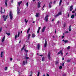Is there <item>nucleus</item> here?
<instances>
[{
	"label": "nucleus",
	"instance_id": "1",
	"mask_svg": "<svg viewBox=\"0 0 76 76\" xmlns=\"http://www.w3.org/2000/svg\"><path fill=\"white\" fill-rule=\"evenodd\" d=\"M10 19H11V20H12L13 18V14H12V12H10Z\"/></svg>",
	"mask_w": 76,
	"mask_h": 76
},
{
	"label": "nucleus",
	"instance_id": "2",
	"mask_svg": "<svg viewBox=\"0 0 76 76\" xmlns=\"http://www.w3.org/2000/svg\"><path fill=\"white\" fill-rule=\"evenodd\" d=\"M1 11L0 12L1 13V14H2V13H4L5 12V10L4 9H2V7H1Z\"/></svg>",
	"mask_w": 76,
	"mask_h": 76
},
{
	"label": "nucleus",
	"instance_id": "3",
	"mask_svg": "<svg viewBox=\"0 0 76 76\" xmlns=\"http://www.w3.org/2000/svg\"><path fill=\"white\" fill-rule=\"evenodd\" d=\"M48 15H46V16L44 18V20L46 22H47V21H48Z\"/></svg>",
	"mask_w": 76,
	"mask_h": 76
},
{
	"label": "nucleus",
	"instance_id": "4",
	"mask_svg": "<svg viewBox=\"0 0 76 76\" xmlns=\"http://www.w3.org/2000/svg\"><path fill=\"white\" fill-rule=\"evenodd\" d=\"M48 60H50L51 59V56H50V53L49 52L48 55Z\"/></svg>",
	"mask_w": 76,
	"mask_h": 76
},
{
	"label": "nucleus",
	"instance_id": "5",
	"mask_svg": "<svg viewBox=\"0 0 76 76\" xmlns=\"http://www.w3.org/2000/svg\"><path fill=\"white\" fill-rule=\"evenodd\" d=\"M17 11L18 14H19V13H20V9H19V8L18 7H17Z\"/></svg>",
	"mask_w": 76,
	"mask_h": 76
},
{
	"label": "nucleus",
	"instance_id": "6",
	"mask_svg": "<svg viewBox=\"0 0 76 76\" xmlns=\"http://www.w3.org/2000/svg\"><path fill=\"white\" fill-rule=\"evenodd\" d=\"M37 7L38 8H40L41 7V2L39 1L38 2Z\"/></svg>",
	"mask_w": 76,
	"mask_h": 76
},
{
	"label": "nucleus",
	"instance_id": "7",
	"mask_svg": "<svg viewBox=\"0 0 76 76\" xmlns=\"http://www.w3.org/2000/svg\"><path fill=\"white\" fill-rule=\"evenodd\" d=\"M8 16V15H7L6 17V18H5V15H4L2 17L3 18H4V21H6V19H7V17Z\"/></svg>",
	"mask_w": 76,
	"mask_h": 76
},
{
	"label": "nucleus",
	"instance_id": "8",
	"mask_svg": "<svg viewBox=\"0 0 76 76\" xmlns=\"http://www.w3.org/2000/svg\"><path fill=\"white\" fill-rule=\"evenodd\" d=\"M47 45V41L45 40V44H44V47H46Z\"/></svg>",
	"mask_w": 76,
	"mask_h": 76
},
{
	"label": "nucleus",
	"instance_id": "9",
	"mask_svg": "<svg viewBox=\"0 0 76 76\" xmlns=\"http://www.w3.org/2000/svg\"><path fill=\"white\" fill-rule=\"evenodd\" d=\"M26 64H27V61L26 60L23 62V65L24 66H25Z\"/></svg>",
	"mask_w": 76,
	"mask_h": 76
},
{
	"label": "nucleus",
	"instance_id": "10",
	"mask_svg": "<svg viewBox=\"0 0 76 76\" xmlns=\"http://www.w3.org/2000/svg\"><path fill=\"white\" fill-rule=\"evenodd\" d=\"M45 28H46V27L45 26L43 27L42 29V32H44L45 29Z\"/></svg>",
	"mask_w": 76,
	"mask_h": 76
},
{
	"label": "nucleus",
	"instance_id": "11",
	"mask_svg": "<svg viewBox=\"0 0 76 76\" xmlns=\"http://www.w3.org/2000/svg\"><path fill=\"white\" fill-rule=\"evenodd\" d=\"M52 2H50V3H49V8H51V7H52V6H51V4H52Z\"/></svg>",
	"mask_w": 76,
	"mask_h": 76
},
{
	"label": "nucleus",
	"instance_id": "12",
	"mask_svg": "<svg viewBox=\"0 0 76 76\" xmlns=\"http://www.w3.org/2000/svg\"><path fill=\"white\" fill-rule=\"evenodd\" d=\"M61 15V12H58V14L57 15H56L55 17H57V16H58L59 15Z\"/></svg>",
	"mask_w": 76,
	"mask_h": 76
},
{
	"label": "nucleus",
	"instance_id": "13",
	"mask_svg": "<svg viewBox=\"0 0 76 76\" xmlns=\"http://www.w3.org/2000/svg\"><path fill=\"white\" fill-rule=\"evenodd\" d=\"M70 11L71 12L73 9V5H72L70 7Z\"/></svg>",
	"mask_w": 76,
	"mask_h": 76
},
{
	"label": "nucleus",
	"instance_id": "14",
	"mask_svg": "<svg viewBox=\"0 0 76 76\" xmlns=\"http://www.w3.org/2000/svg\"><path fill=\"white\" fill-rule=\"evenodd\" d=\"M60 54H61V55H63V52L62 51H60V52L58 53V55Z\"/></svg>",
	"mask_w": 76,
	"mask_h": 76
},
{
	"label": "nucleus",
	"instance_id": "15",
	"mask_svg": "<svg viewBox=\"0 0 76 76\" xmlns=\"http://www.w3.org/2000/svg\"><path fill=\"white\" fill-rule=\"evenodd\" d=\"M39 13H36L35 15V16L36 18L37 17H39Z\"/></svg>",
	"mask_w": 76,
	"mask_h": 76
},
{
	"label": "nucleus",
	"instance_id": "16",
	"mask_svg": "<svg viewBox=\"0 0 76 76\" xmlns=\"http://www.w3.org/2000/svg\"><path fill=\"white\" fill-rule=\"evenodd\" d=\"M5 39V36H4L2 40V41H1L2 42H3L4 41Z\"/></svg>",
	"mask_w": 76,
	"mask_h": 76
},
{
	"label": "nucleus",
	"instance_id": "17",
	"mask_svg": "<svg viewBox=\"0 0 76 76\" xmlns=\"http://www.w3.org/2000/svg\"><path fill=\"white\" fill-rule=\"evenodd\" d=\"M42 61H45V57H43L42 58Z\"/></svg>",
	"mask_w": 76,
	"mask_h": 76
},
{
	"label": "nucleus",
	"instance_id": "18",
	"mask_svg": "<svg viewBox=\"0 0 76 76\" xmlns=\"http://www.w3.org/2000/svg\"><path fill=\"white\" fill-rule=\"evenodd\" d=\"M40 47V45H39V44H37V48L38 50H39Z\"/></svg>",
	"mask_w": 76,
	"mask_h": 76
},
{
	"label": "nucleus",
	"instance_id": "19",
	"mask_svg": "<svg viewBox=\"0 0 76 76\" xmlns=\"http://www.w3.org/2000/svg\"><path fill=\"white\" fill-rule=\"evenodd\" d=\"M69 31H72V29H71V26H70L69 27Z\"/></svg>",
	"mask_w": 76,
	"mask_h": 76
},
{
	"label": "nucleus",
	"instance_id": "20",
	"mask_svg": "<svg viewBox=\"0 0 76 76\" xmlns=\"http://www.w3.org/2000/svg\"><path fill=\"white\" fill-rule=\"evenodd\" d=\"M22 1H21L20 2H19L18 3V6L19 7L20 6V4H22Z\"/></svg>",
	"mask_w": 76,
	"mask_h": 76
},
{
	"label": "nucleus",
	"instance_id": "21",
	"mask_svg": "<svg viewBox=\"0 0 76 76\" xmlns=\"http://www.w3.org/2000/svg\"><path fill=\"white\" fill-rule=\"evenodd\" d=\"M40 29H41V27H39L37 31V33H39V30H40Z\"/></svg>",
	"mask_w": 76,
	"mask_h": 76
},
{
	"label": "nucleus",
	"instance_id": "22",
	"mask_svg": "<svg viewBox=\"0 0 76 76\" xmlns=\"http://www.w3.org/2000/svg\"><path fill=\"white\" fill-rule=\"evenodd\" d=\"M5 4L6 5V7H7V0L5 1Z\"/></svg>",
	"mask_w": 76,
	"mask_h": 76
},
{
	"label": "nucleus",
	"instance_id": "23",
	"mask_svg": "<svg viewBox=\"0 0 76 76\" xmlns=\"http://www.w3.org/2000/svg\"><path fill=\"white\" fill-rule=\"evenodd\" d=\"M25 45H23V47L22 48L21 50L22 51L23 49H24L25 48Z\"/></svg>",
	"mask_w": 76,
	"mask_h": 76
},
{
	"label": "nucleus",
	"instance_id": "24",
	"mask_svg": "<svg viewBox=\"0 0 76 76\" xmlns=\"http://www.w3.org/2000/svg\"><path fill=\"white\" fill-rule=\"evenodd\" d=\"M62 41L64 42L65 43H66V42H68V41L66 40L65 41L64 40V39H63L62 40Z\"/></svg>",
	"mask_w": 76,
	"mask_h": 76
},
{
	"label": "nucleus",
	"instance_id": "25",
	"mask_svg": "<svg viewBox=\"0 0 76 76\" xmlns=\"http://www.w3.org/2000/svg\"><path fill=\"white\" fill-rule=\"evenodd\" d=\"M74 17H75V15H72L71 16V18L72 19H74Z\"/></svg>",
	"mask_w": 76,
	"mask_h": 76
},
{
	"label": "nucleus",
	"instance_id": "26",
	"mask_svg": "<svg viewBox=\"0 0 76 76\" xmlns=\"http://www.w3.org/2000/svg\"><path fill=\"white\" fill-rule=\"evenodd\" d=\"M6 34H7L8 36H10V33H6Z\"/></svg>",
	"mask_w": 76,
	"mask_h": 76
},
{
	"label": "nucleus",
	"instance_id": "27",
	"mask_svg": "<svg viewBox=\"0 0 76 76\" xmlns=\"http://www.w3.org/2000/svg\"><path fill=\"white\" fill-rule=\"evenodd\" d=\"M31 29V28H29L28 29V30H27V34H28L29 33V32L30 30V29Z\"/></svg>",
	"mask_w": 76,
	"mask_h": 76
},
{
	"label": "nucleus",
	"instance_id": "28",
	"mask_svg": "<svg viewBox=\"0 0 76 76\" xmlns=\"http://www.w3.org/2000/svg\"><path fill=\"white\" fill-rule=\"evenodd\" d=\"M62 2V0H60V2H59V6H60V5H61V4Z\"/></svg>",
	"mask_w": 76,
	"mask_h": 76
},
{
	"label": "nucleus",
	"instance_id": "29",
	"mask_svg": "<svg viewBox=\"0 0 76 76\" xmlns=\"http://www.w3.org/2000/svg\"><path fill=\"white\" fill-rule=\"evenodd\" d=\"M3 52H1V57H3Z\"/></svg>",
	"mask_w": 76,
	"mask_h": 76
},
{
	"label": "nucleus",
	"instance_id": "30",
	"mask_svg": "<svg viewBox=\"0 0 76 76\" xmlns=\"http://www.w3.org/2000/svg\"><path fill=\"white\" fill-rule=\"evenodd\" d=\"M30 37H31V34H29L28 35V39H29V38H30Z\"/></svg>",
	"mask_w": 76,
	"mask_h": 76
},
{
	"label": "nucleus",
	"instance_id": "31",
	"mask_svg": "<svg viewBox=\"0 0 76 76\" xmlns=\"http://www.w3.org/2000/svg\"><path fill=\"white\" fill-rule=\"evenodd\" d=\"M35 37V34H32V38H34Z\"/></svg>",
	"mask_w": 76,
	"mask_h": 76
},
{
	"label": "nucleus",
	"instance_id": "32",
	"mask_svg": "<svg viewBox=\"0 0 76 76\" xmlns=\"http://www.w3.org/2000/svg\"><path fill=\"white\" fill-rule=\"evenodd\" d=\"M24 51H25L26 53H28V50H26V49H24Z\"/></svg>",
	"mask_w": 76,
	"mask_h": 76
},
{
	"label": "nucleus",
	"instance_id": "33",
	"mask_svg": "<svg viewBox=\"0 0 76 76\" xmlns=\"http://www.w3.org/2000/svg\"><path fill=\"white\" fill-rule=\"evenodd\" d=\"M25 20L26 23H28V20H26V19H25Z\"/></svg>",
	"mask_w": 76,
	"mask_h": 76
},
{
	"label": "nucleus",
	"instance_id": "34",
	"mask_svg": "<svg viewBox=\"0 0 76 76\" xmlns=\"http://www.w3.org/2000/svg\"><path fill=\"white\" fill-rule=\"evenodd\" d=\"M70 46H69L67 48V50H69V49H70Z\"/></svg>",
	"mask_w": 76,
	"mask_h": 76
},
{
	"label": "nucleus",
	"instance_id": "35",
	"mask_svg": "<svg viewBox=\"0 0 76 76\" xmlns=\"http://www.w3.org/2000/svg\"><path fill=\"white\" fill-rule=\"evenodd\" d=\"M7 67H5L4 68L5 70H7Z\"/></svg>",
	"mask_w": 76,
	"mask_h": 76
},
{
	"label": "nucleus",
	"instance_id": "36",
	"mask_svg": "<svg viewBox=\"0 0 76 76\" xmlns=\"http://www.w3.org/2000/svg\"><path fill=\"white\" fill-rule=\"evenodd\" d=\"M20 34V33L19 32H18V35L17 36L18 37H19Z\"/></svg>",
	"mask_w": 76,
	"mask_h": 76
},
{
	"label": "nucleus",
	"instance_id": "37",
	"mask_svg": "<svg viewBox=\"0 0 76 76\" xmlns=\"http://www.w3.org/2000/svg\"><path fill=\"white\" fill-rule=\"evenodd\" d=\"M28 3H28V2H27L26 3V5L27 7H28Z\"/></svg>",
	"mask_w": 76,
	"mask_h": 76
},
{
	"label": "nucleus",
	"instance_id": "38",
	"mask_svg": "<svg viewBox=\"0 0 76 76\" xmlns=\"http://www.w3.org/2000/svg\"><path fill=\"white\" fill-rule=\"evenodd\" d=\"M66 61L68 63H69V62H70V60H67Z\"/></svg>",
	"mask_w": 76,
	"mask_h": 76
},
{
	"label": "nucleus",
	"instance_id": "39",
	"mask_svg": "<svg viewBox=\"0 0 76 76\" xmlns=\"http://www.w3.org/2000/svg\"><path fill=\"white\" fill-rule=\"evenodd\" d=\"M62 69V66H59V69Z\"/></svg>",
	"mask_w": 76,
	"mask_h": 76
},
{
	"label": "nucleus",
	"instance_id": "40",
	"mask_svg": "<svg viewBox=\"0 0 76 76\" xmlns=\"http://www.w3.org/2000/svg\"><path fill=\"white\" fill-rule=\"evenodd\" d=\"M66 23H64V25H63V26H64V27H66Z\"/></svg>",
	"mask_w": 76,
	"mask_h": 76
},
{
	"label": "nucleus",
	"instance_id": "41",
	"mask_svg": "<svg viewBox=\"0 0 76 76\" xmlns=\"http://www.w3.org/2000/svg\"><path fill=\"white\" fill-rule=\"evenodd\" d=\"M2 30V28L1 27L0 29V32H1Z\"/></svg>",
	"mask_w": 76,
	"mask_h": 76
},
{
	"label": "nucleus",
	"instance_id": "42",
	"mask_svg": "<svg viewBox=\"0 0 76 76\" xmlns=\"http://www.w3.org/2000/svg\"><path fill=\"white\" fill-rule=\"evenodd\" d=\"M26 59L27 60H28V59H29V57H26Z\"/></svg>",
	"mask_w": 76,
	"mask_h": 76
},
{
	"label": "nucleus",
	"instance_id": "43",
	"mask_svg": "<svg viewBox=\"0 0 76 76\" xmlns=\"http://www.w3.org/2000/svg\"><path fill=\"white\" fill-rule=\"evenodd\" d=\"M12 60H13V58H10V61H12Z\"/></svg>",
	"mask_w": 76,
	"mask_h": 76
},
{
	"label": "nucleus",
	"instance_id": "44",
	"mask_svg": "<svg viewBox=\"0 0 76 76\" xmlns=\"http://www.w3.org/2000/svg\"><path fill=\"white\" fill-rule=\"evenodd\" d=\"M39 72H38V75H37V76H39Z\"/></svg>",
	"mask_w": 76,
	"mask_h": 76
},
{
	"label": "nucleus",
	"instance_id": "45",
	"mask_svg": "<svg viewBox=\"0 0 76 76\" xmlns=\"http://www.w3.org/2000/svg\"><path fill=\"white\" fill-rule=\"evenodd\" d=\"M75 12H76V11H75V10H74L72 11V13H75Z\"/></svg>",
	"mask_w": 76,
	"mask_h": 76
},
{
	"label": "nucleus",
	"instance_id": "46",
	"mask_svg": "<svg viewBox=\"0 0 76 76\" xmlns=\"http://www.w3.org/2000/svg\"><path fill=\"white\" fill-rule=\"evenodd\" d=\"M17 38V35H16L15 36V39H16Z\"/></svg>",
	"mask_w": 76,
	"mask_h": 76
},
{
	"label": "nucleus",
	"instance_id": "47",
	"mask_svg": "<svg viewBox=\"0 0 76 76\" xmlns=\"http://www.w3.org/2000/svg\"><path fill=\"white\" fill-rule=\"evenodd\" d=\"M56 1H54V2H53L54 4H56Z\"/></svg>",
	"mask_w": 76,
	"mask_h": 76
},
{
	"label": "nucleus",
	"instance_id": "48",
	"mask_svg": "<svg viewBox=\"0 0 76 76\" xmlns=\"http://www.w3.org/2000/svg\"><path fill=\"white\" fill-rule=\"evenodd\" d=\"M64 36H63L62 37V39H63V38H64Z\"/></svg>",
	"mask_w": 76,
	"mask_h": 76
},
{
	"label": "nucleus",
	"instance_id": "49",
	"mask_svg": "<svg viewBox=\"0 0 76 76\" xmlns=\"http://www.w3.org/2000/svg\"><path fill=\"white\" fill-rule=\"evenodd\" d=\"M64 63H63L62 64V66H64Z\"/></svg>",
	"mask_w": 76,
	"mask_h": 76
},
{
	"label": "nucleus",
	"instance_id": "50",
	"mask_svg": "<svg viewBox=\"0 0 76 76\" xmlns=\"http://www.w3.org/2000/svg\"><path fill=\"white\" fill-rule=\"evenodd\" d=\"M67 33H69V32H68V31H66L65 32V33H66V34H67Z\"/></svg>",
	"mask_w": 76,
	"mask_h": 76
},
{
	"label": "nucleus",
	"instance_id": "51",
	"mask_svg": "<svg viewBox=\"0 0 76 76\" xmlns=\"http://www.w3.org/2000/svg\"><path fill=\"white\" fill-rule=\"evenodd\" d=\"M56 64H58V61H57L56 62Z\"/></svg>",
	"mask_w": 76,
	"mask_h": 76
},
{
	"label": "nucleus",
	"instance_id": "52",
	"mask_svg": "<svg viewBox=\"0 0 76 76\" xmlns=\"http://www.w3.org/2000/svg\"><path fill=\"white\" fill-rule=\"evenodd\" d=\"M59 22H60V21H58L57 22V23H58H58H59Z\"/></svg>",
	"mask_w": 76,
	"mask_h": 76
},
{
	"label": "nucleus",
	"instance_id": "53",
	"mask_svg": "<svg viewBox=\"0 0 76 76\" xmlns=\"http://www.w3.org/2000/svg\"><path fill=\"white\" fill-rule=\"evenodd\" d=\"M13 0H12L10 1L11 3H13Z\"/></svg>",
	"mask_w": 76,
	"mask_h": 76
},
{
	"label": "nucleus",
	"instance_id": "54",
	"mask_svg": "<svg viewBox=\"0 0 76 76\" xmlns=\"http://www.w3.org/2000/svg\"><path fill=\"white\" fill-rule=\"evenodd\" d=\"M45 4H44L43 7V8H44V7H45Z\"/></svg>",
	"mask_w": 76,
	"mask_h": 76
},
{
	"label": "nucleus",
	"instance_id": "55",
	"mask_svg": "<svg viewBox=\"0 0 76 76\" xmlns=\"http://www.w3.org/2000/svg\"><path fill=\"white\" fill-rule=\"evenodd\" d=\"M47 76H50L49 75H48V74H47Z\"/></svg>",
	"mask_w": 76,
	"mask_h": 76
},
{
	"label": "nucleus",
	"instance_id": "56",
	"mask_svg": "<svg viewBox=\"0 0 76 76\" xmlns=\"http://www.w3.org/2000/svg\"><path fill=\"white\" fill-rule=\"evenodd\" d=\"M66 76V75H65V74H64L63 75V76Z\"/></svg>",
	"mask_w": 76,
	"mask_h": 76
},
{
	"label": "nucleus",
	"instance_id": "57",
	"mask_svg": "<svg viewBox=\"0 0 76 76\" xmlns=\"http://www.w3.org/2000/svg\"><path fill=\"white\" fill-rule=\"evenodd\" d=\"M54 19L52 20V22H53V21H54Z\"/></svg>",
	"mask_w": 76,
	"mask_h": 76
},
{
	"label": "nucleus",
	"instance_id": "58",
	"mask_svg": "<svg viewBox=\"0 0 76 76\" xmlns=\"http://www.w3.org/2000/svg\"><path fill=\"white\" fill-rule=\"evenodd\" d=\"M62 60H64V58H62Z\"/></svg>",
	"mask_w": 76,
	"mask_h": 76
},
{
	"label": "nucleus",
	"instance_id": "59",
	"mask_svg": "<svg viewBox=\"0 0 76 76\" xmlns=\"http://www.w3.org/2000/svg\"><path fill=\"white\" fill-rule=\"evenodd\" d=\"M35 22V21H34L33 22V23H34Z\"/></svg>",
	"mask_w": 76,
	"mask_h": 76
},
{
	"label": "nucleus",
	"instance_id": "60",
	"mask_svg": "<svg viewBox=\"0 0 76 76\" xmlns=\"http://www.w3.org/2000/svg\"><path fill=\"white\" fill-rule=\"evenodd\" d=\"M69 14H68V16H69Z\"/></svg>",
	"mask_w": 76,
	"mask_h": 76
},
{
	"label": "nucleus",
	"instance_id": "61",
	"mask_svg": "<svg viewBox=\"0 0 76 76\" xmlns=\"http://www.w3.org/2000/svg\"><path fill=\"white\" fill-rule=\"evenodd\" d=\"M35 1V0H33V1Z\"/></svg>",
	"mask_w": 76,
	"mask_h": 76
},
{
	"label": "nucleus",
	"instance_id": "62",
	"mask_svg": "<svg viewBox=\"0 0 76 76\" xmlns=\"http://www.w3.org/2000/svg\"><path fill=\"white\" fill-rule=\"evenodd\" d=\"M27 57V54L26 55V57Z\"/></svg>",
	"mask_w": 76,
	"mask_h": 76
},
{
	"label": "nucleus",
	"instance_id": "63",
	"mask_svg": "<svg viewBox=\"0 0 76 76\" xmlns=\"http://www.w3.org/2000/svg\"><path fill=\"white\" fill-rule=\"evenodd\" d=\"M42 55H40V56H41V57H42Z\"/></svg>",
	"mask_w": 76,
	"mask_h": 76
},
{
	"label": "nucleus",
	"instance_id": "64",
	"mask_svg": "<svg viewBox=\"0 0 76 76\" xmlns=\"http://www.w3.org/2000/svg\"><path fill=\"white\" fill-rule=\"evenodd\" d=\"M45 74H44L42 76H45Z\"/></svg>",
	"mask_w": 76,
	"mask_h": 76
}]
</instances>
